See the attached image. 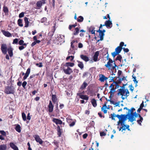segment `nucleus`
<instances>
[{
	"mask_svg": "<svg viewBox=\"0 0 150 150\" xmlns=\"http://www.w3.org/2000/svg\"><path fill=\"white\" fill-rule=\"evenodd\" d=\"M38 75L39 74H33L32 75H30L29 78V80L32 81V82L34 83V82L35 81V80H33V79H32L34 78L35 76H38Z\"/></svg>",
	"mask_w": 150,
	"mask_h": 150,
	"instance_id": "obj_31",
	"label": "nucleus"
},
{
	"mask_svg": "<svg viewBox=\"0 0 150 150\" xmlns=\"http://www.w3.org/2000/svg\"><path fill=\"white\" fill-rule=\"evenodd\" d=\"M52 100L53 103H55L56 102L57 98L56 95H52Z\"/></svg>",
	"mask_w": 150,
	"mask_h": 150,
	"instance_id": "obj_30",
	"label": "nucleus"
},
{
	"mask_svg": "<svg viewBox=\"0 0 150 150\" xmlns=\"http://www.w3.org/2000/svg\"><path fill=\"white\" fill-rule=\"evenodd\" d=\"M77 25V23H76L75 24L72 25H70L69 26V28L70 30H71L72 28H75Z\"/></svg>",
	"mask_w": 150,
	"mask_h": 150,
	"instance_id": "obj_44",
	"label": "nucleus"
},
{
	"mask_svg": "<svg viewBox=\"0 0 150 150\" xmlns=\"http://www.w3.org/2000/svg\"><path fill=\"white\" fill-rule=\"evenodd\" d=\"M24 41L23 40H21L19 42V44L20 45H24L25 47L27 46V44L25 43H24Z\"/></svg>",
	"mask_w": 150,
	"mask_h": 150,
	"instance_id": "obj_43",
	"label": "nucleus"
},
{
	"mask_svg": "<svg viewBox=\"0 0 150 150\" xmlns=\"http://www.w3.org/2000/svg\"><path fill=\"white\" fill-rule=\"evenodd\" d=\"M77 62L78 63V66L81 69H83L84 67V65L83 62L79 61H77Z\"/></svg>",
	"mask_w": 150,
	"mask_h": 150,
	"instance_id": "obj_32",
	"label": "nucleus"
},
{
	"mask_svg": "<svg viewBox=\"0 0 150 150\" xmlns=\"http://www.w3.org/2000/svg\"><path fill=\"white\" fill-rule=\"evenodd\" d=\"M47 20V18L45 17L43 18L41 20V22L42 23H43L46 21Z\"/></svg>",
	"mask_w": 150,
	"mask_h": 150,
	"instance_id": "obj_50",
	"label": "nucleus"
},
{
	"mask_svg": "<svg viewBox=\"0 0 150 150\" xmlns=\"http://www.w3.org/2000/svg\"><path fill=\"white\" fill-rule=\"evenodd\" d=\"M99 77V80L101 82H104L106 80L108 79V78L105 77V76L103 74H100Z\"/></svg>",
	"mask_w": 150,
	"mask_h": 150,
	"instance_id": "obj_17",
	"label": "nucleus"
},
{
	"mask_svg": "<svg viewBox=\"0 0 150 150\" xmlns=\"http://www.w3.org/2000/svg\"><path fill=\"white\" fill-rule=\"evenodd\" d=\"M74 65V64L73 63L68 62L66 63L64 65V66L67 67H73Z\"/></svg>",
	"mask_w": 150,
	"mask_h": 150,
	"instance_id": "obj_24",
	"label": "nucleus"
},
{
	"mask_svg": "<svg viewBox=\"0 0 150 150\" xmlns=\"http://www.w3.org/2000/svg\"><path fill=\"white\" fill-rule=\"evenodd\" d=\"M15 88L12 85L8 86L5 87L4 92L6 94H13L14 92Z\"/></svg>",
	"mask_w": 150,
	"mask_h": 150,
	"instance_id": "obj_3",
	"label": "nucleus"
},
{
	"mask_svg": "<svg viewBox=\"0 0 150 150\" xmlns=\"http://www.w3.org/2000/svg\"><path fill=\"white\" fill-rule=\"evenodd\" d=\"M124 51L125 52H129V50L127 48H122Z\"/></svg>",
	"mask_w": 150,
	"mask_h": 150,
	"instance_id": "obj_63",
	"label": "nucleus"
},
{
	"mask_svg": "<svg viewBox=\"0 0 150 150\" xmlns=\"http://www.w3.org/2000/svg\"><path fill=\"white\" fill-rule=\"evenodd\" d=\"M33 137L37 143H39L40 144H42L43 143L42 140L40 139L38 135L35 134L33 136Z\"/></svg>",
	"mask_w": 150,
	"mask_h": 150,
	"instance_id": "obj_10",
	"label": "nucleus"
},
{
	"mask_svg": "<svg viewBox=\"0 0 150 150\" xmlns=\"http://www.w3.org/2000/svg\"><path fill=\"white\" fill-rule=\"evenodd\" d=\"M18 39L16 38V39H14L13 40V44H17L18 42Z\"/></svg>",
	"mask_w": 150,
	"mask_h": 150,
	"instance_id": "obj_57",
	"label": "nucleus"
},
{
	"mask_svg": "<svg viewBox=\"0 0 150 150\" xmlns=\"http://www.w3.org/2000/svg\"><path fill=\"white\" fill-rule=\"evenodd\" d=\"M25 47H25L24 45H22L21 46L19 47L18 49L20 50H21L23 49Z\"/></svg>",
	"mask_w": 150,
	"mask_h": 150,
	"instance_id": "obj_51",
	"label": "nucleus"
},
{
	"mask_svg": "<svg viewBox=\"0 0 150 150\" xmlns=\"http://www.w3.org/2000/svg\"><path fill=\"white\" fill-rule=\"evenodd\" d=\"M79 31V28L77 27L75 29V30L73 32V35H78Z\"/></svg>",
	"mask_w": 150,
	"mask_h": 150,
	"instance_id": "obj_39",
	"label": "nucleus"
},
{
	"mask_svg": "<svg viewBox=\"0 0 150 150\" xmlns=\"http://www.w3.org/2000/svg\"><path fill=\"white\" fill-rule=\"evenodd\" d=\"M27 84V82L25 81H24L22 84V86L24 89L25 88V86Z\"/></svg>",
	"mask_w": 150,
	"mask_h": 150,
	"instance_id": "obj_49",
	"label": "nucleus"
},
{
	"mask_svg": "<svg viewBox=\"0 0 150 150\" xmlns=\"http://www.w3.org/2000/svg\"><path fill=\"white\" fill-rule=\"evenodd\" d=\"M15 129L19 133L21 132V127L20 125L17 124L15 127Z\"/></svg>",
	"mask_w": 150,
	"mask_h": 150,
	"instance_id": "obj_33",
	"label": "nucleus"
},
{
	"mask_svg": "<svg viewBox=\"0 0 150 150\" xmlns=\"http://www.w3.org/2000/svg\"><path fill=\"white\" fill-rule=\"evenodd\" d=\"M122 47H121L119 46H118L115 49V51L114 52L111 53V55L114 58L116 56L118 55L119 53L120 52Z\"/></svg>",
	"mask_w": 150,
	"mask_h": 150,
	"instance_id": "obj_5",
	"label": "nucleus"
},
{
	"mask_svg": "<svg viewBox=\"0 0 150 150\" xmlns=\"http://www.w3.org/2000/svg\"><path fill=\"white\" fill-rule=\"evenodd\" d=\"M18 25L20 27H22L23 26V25L22 23V20L21 19H19L18 20Z\"/></svg>",
	"mask_w": 150,
	"mask_h": 150,
	"instance_id": "obj_40",
	"label": "nucleus"
},
{
	"mask_svg": "<svg viewBox=\"0 0 150 150\" xmlns=\"http://www.w3.org/2000/svg\"><path fill=\"white\" fill-rule=\"evenodd\" d=\"M63 70L66 74L69 75L73 72L72 69L70 67H63Z\"/></svg>",
	"mask_w": 150,
	"mask_h": 150,
	"instance_id": "obj_7",
	"label": "nucleus"
},
{
	"mask_svg": "<svg viewBox=\"0 0 150 150\" xmlns=\"http://www.w3.org/2000/svg\"><path fill=\"white\" fill-rule=\"evenodd\" d=\"M100 136L103 137L105 136L106 135V134L104 132H101L100 133Z\"/></svg>",
	"mask_w": 150,
	"mask_h": 150,
	"instance_id": "obj_54",
	"label": "nucleus"
},
{
	"mask_svg": "<svg viewBox=\"0 0 150 150\" xmlns=\"http://www.w3.org/2000/svg\"><path fill=\"white\" fill-rule=\"evenodd\" d=\"M117 91V95L121 96V98L123 100H124L125 99V98L123 97V96H125V98H127V97L129 95V92L127 89H126L125 90H124L123 89H119Z\"/></svg>",
	"mask_w": 150,
	"mask_h": 150,
	"instance_id": "obj_2",
	"label": "nucleus"
},
{
	"mask_svg": "<svg viewBox=\"0 0 150 150\" xmlns=\"http://www.w3.org/2000/svg\"><path fill=\"white\" fill-rule=\"evenodd\" d=\"M125 121H123V123L122 125H121V123L120 122V119H119V121L118 122V124L119 125L120 124L122 126L119 128V131H120L122 129V131L123 130H125L126 129H127L128 131H130V129L129 128V125H125L124 123Z\"/></svg>",
	"mask_w": 150,
	"mask_h": 150,
	"instance_id": "obj_6",
	"label": "nucleus"
},
{
	"mask_svg": "<svg viewBox=\"0 0 150 150\" xmlns=\"http://www.w3.org/2000/svg\"><path fill=\"white\" fill-rule=\"evenodd\" d=\"M24 20L25 23L24 27L25 28H27L28 27L29 23L28 18L26 17H25L24 18Z\"/></svg>",
	"mask_w": 150,
	"mask_h": 150,
	"instance_id": "obj_25",
	"label": "nucleus"
},
{
	"mask_svg": "<svg viewBox=\"0 0 150 150\" xmlns=\"http://www.w3.org/2000/svg\"><path fill=\"white\" fill-rule=\"evenodd\" d=\"M1 32L6 37H10L11 36V34L8 31H6L4 30H2Z\"/></svg>",
	"mask_w": 150,
	"mask_h": 150,
	"instance_id": "obj_23",
	"label": "nucleus"
},
{
	"mask_svg": "<svg viewBox=\"0 0 150 150\" xmlns=\"http://www.w3.org/2000/svg\"><path fill=\"white\" fill-rule=\"evenodd\" d=\"M107 102H105V104L103 106V107L101 108V110L103 111L104 113L105 114L107 113V110L106 109H104V108L106 109L107 108V106L106 105V103ZM108 109H109V108H107Z\"/></svg>",
	"mask_w": 150,
	"mask_h": 150,
	"instance_id": "obj_22",
	"label": "nucleus"
},
{
	"mask_svg": "<svg viewBox=\"0 0 150 150\" xmlns=\"http://www.w3.org/2000/svg\"><path fill=\"white\" fill-rule=\"evenodd\" d=\"M83 18L81 16H79L77 19V21L79 22H82L83 20Z\"/></svg>",
	"mask_w": 150,
	"mask_h": 150,
	"instance_id": "obj_41",
	"label": "nucleus"
},
{
	"mask_svg": "<svg viewBox=\"0 0 150 150\" xmlns=\"http://www.w3.org/2000/svg\"><path fill=\"white\" fill-rule=\"evenodd\" d=\"M98 115L101 118L103 117V118H104L105 117V116L104 115H102L101 112H98Z\"/></svg>",
	"mask_w": 150,
	"mask_h": 150,
	"instance_id": "obj_56",
	"label": "nucleus"
},
{
	"mask_svg": "<svg viewBox=\"0 0 150 150\" xmlns=\"http://www.w3.org/2000/svg\"><path fill=\"white\" fill-rule=\"evenodd\" d=\"M1 49L2 52L4 54H6L7 52V46L6 44H3L1 45Z\"/></svg>",
	"mask_w": 150,
	"mask_h": 150,
	"instance_id": "obj_12",
	"label": "nucleus"
},
{
	"mask_svg": "<svg viewBox=\"0 0 150 150\" xmlns=\"http://www.w3.org/2000/svg\"><path fill=\"white\" fill-rule=\"evenodd\" d=\"M8 53L10 57H11L13 55V50L11 47L9 48L8 49Z\"/></svg>",
	"mask_w": 150,
	"mask_h": 150,
	"instance_id": "obj_35",
	"label": "nucleus"
},
{
	"mask_svg": "<svg viewBox=\"0 0 150 150\" xmlns=\"http://www.w3.org/2000/svg\"><path fill=\"white\" fill-rule=\"evenodd\" d=\"M122 71L121 70H119L118 71V72H117V75L118 77H119L121 75L122 73Z\"/></svg>",
	"mask_w": 150,
	"mask_h": 150,
	"instance_id": "obj_59",
	"label": "nucleus"
},
{
	"mask_svg": "<svg viewBox=\"0 0 150 150\" xmlns=\"http://www.w3.org/2000/svg\"><path fill=\"white\" fill-rule=\"evenodd\" d=\"M66 119L67 122L69 124L70 127H72L74 125L76 122V120L72 121V120L69 118H67Z\"/></svg>",
	"mask_w": 150,
	"mask_h": 150,
	"instance_id": "obj_11",
	"label": "nucleus"
},
{
	"mask_svg": "<svg viewBox=\"0 0 150 150\" xmlns=\"http://www.w3.org/2000/svg\"><path fill=\"white\" fill-rule=\"evenodd\" d=\"M113 65L110 68V69L109 70H111L112 71V74L115 75V74H114V73H116V67H117V65H116L115 63L114 62L113 63Z\"/></svg>",
	"mask_w": 150,
	"mask_h": 150,
	"instance_id": "obj_14",
	"label": "nucleus"
},
{
	"mask_svg": "<svg viewBox=\"0 0 150 150\" xmlns=\"http://www.w3.org/2000/svg\"><path fill=\"white\" fill-rule=\"evenodd\" d=\"M58 120L59 119L54 118L53 119L52 121L53 122L55 123L56 124Z\"/></svg>",
	"mask_w": 150,
	"mask_h": 150,
	"instance_id": "obj_64",
	"label": "nucleus"
},
{
	"mask_svg": "<svg viewBox=\"0 0 150 150\" xmlns=\"http://www.w3.org/2000/svg\"><path fill=\"white\" fill-rule=\"evenodd\" d=\"M0 133L2 136H6V132L4 130H0Z\"/></svg>",
	"mask_w": 150,
	"mask_h": 150,
	"instance_id": "obj_48",
	"label": "nucleus"
},
{
	"mask_svg": "<svg viewBox=\"0 0 150 150\" xmlns=\"http://www.w3.org/2000/svg\"><path fill=\"white\" fill-rule=\"evenodd\" d=\"M105 51L106 53V54H107V56L106 57L107 59V60H108V61L109 60V59H111L109 57V55L108 53V49H105Z\"/></svg>",
	"mask_w": 150,
	"mask_h": 150,
	"instance_id": "obj_45",
	"label": "nucleus"
},
{
	"mask_svg": "<svg viewBox=\"0 0 150 150\" xmlns=\"http://www.w3.org/2000/svg\"><path fill=\"white\" fill-rule=\"evenodd\" d=\"M91 102L94 107H96L97 105L96 101L94 98H93L91 100Z\"/></svg>",
	"mask_w": 150,
	"mask_h": 150,
	"instance_id": "obj_36",
	"label": "nucleus"
},
{
	"mask_svg": "<svg viewBox=\"0 0 150 150\" xmlns=\"http://www.w3.org/2000/svg\"><path fill=\"white\" fill-rule=\"evenodd\" d=\"M56 22H55L54 24V25L52 28V30L49 32V33H50L51 34V35L52 36H53V35L54 34L55 31L56 30Z\"/></svg>",
	"mask_w": 150,
	"mask_h": 150,
	"instance_id": "obj_26",
	"label": "nucleus"
},
{
	"mask_svg": "<svg viewBox=\"0 0 150 150\" xmlns=\"http://www.w3.org/2000/svg\"><path fill=\"white\" fill-rule=\"evenodd\" d=\"M77 95L79 96L80 98L83 100H88V97L86 95L81 94V93H77Z\"/></svg>",
	"mask_w": 150,
	"mask_h": 150,
	"instance_id": "obj_13",
	"label": "nucleus"
},
{
	"mask_svg": "<svg viewBox=\"0 0 150 150\" xmlns=\"http://www.w3.org/2000/svg\"><path fill=\"white\" fill-rule=\"evenodd\" d=\"M114 62V59L113 61L112 59H110L107 62V64L105 65V66L109 70L110 69L111 67L113 66L112 63Z\"/></svg>",
	"mask_w": 150,
	"mask_h": 150,
	"instance_id": "obj_8",
	"label": "nucleus"
},
{
	"mask_svg": "<svg viewBox=\"0 0 150 150\" xmlns=\"http://www.w3.org/2000/svg\"><path fill=\"white\" fill-rule=\"evenodd\" d=\"M129 87L130 88V90H131L132 92L134 90V87H133L132 85H129Z\"/></svg>",
	"mask_w": 150,
	"mask_h": 150,
	"instance_id": "obj_60",
	"label": "nucleus"
},
{
	"mask_svg": "<svg viewBox=\"0 0 150 150\" xmlns=\"http://www.w3.org/2000/svg\"><path fill=\"white\" fill-rule=\"evenodd\" d=\"M112 23L111 21L109 20L106 21L105 23V24L103 25L101 24L100 26V29L103 26H105L108 28H111L112 26Z\"/></svg>",
	"mask_w": 150,
	"mask_h": 150,
	"instance_id": "obj_4",
	"label": "nucleus"
},
{
	"mask_svg": "<svg viewBox=\"0 0 150 150\" xmlns=\"http://www.w3.org/2000/svg\"><path fill=\"white\" fill-rule=\"evenodd\" d=\"M57 135L59 137H60L61 136L62 133L61 132V129L60 127L59 126H58L57 127Z\"/></svg>",
	"mask_w": 150,
	"mask_h": 150,
	"instance_id": "obj_37",
	"label": "nucleus"
},
{
	"mask_svg": "<svg viewBox=\"0 0 150 150\" xmlns=\"http://www.w3.org/2000/svg\"><path fill=\"white\" fill-rule=\"evenodd\" d=\"M110 88V91L109 93L110 94V95L109 97L110 98L111 97V96H113L114 94L115 91V90L116 89H115V88L114 87Z\"/></svg>",
	"mask_w": 150,
	"mask_h": 150,
	"instance_id": "obj_28",
	"label": "nucleus"
},
{
	"mask_svg": "<svg viewBox=\"0 0 150 150\" xmlns=\"http://www.w3.org/2000/svg\"><path fill=\"white\" fill-rule=\"evenodd\" d=\"M121 78H120L119 79H118L116 81H115V82L117 83L118 84H119L121 83Z\"/></svg>",
	"mask_w": 150,
	"mask_h": 150,
	"instance_id": "obj_62",
	"label": "nucleus"
},
{
	"mask_svg": "<svg viewBox=\"0 0 150 150\" xmlns=\"http://www.w3.org/2000/svg\"><path fill=\"white\" fill-rule=\"evenodd\" d=\"M53 143L54 145H55L57 146H58L59 142H58L54 140Z\"/></svg>",
	"mask_w": 150,
	"mask_h": 150,
	"instance_id": "obj_58",
	"label": "nucleus"
},
{
	"mask_svg": "<svg viewBox=\"0 0 150 150\" xmlns=\"http://www.w3.org/2000/svg\"><path fill=\"white\" fill-rule=\"evenodd\" d=\"M133 78L134 79L133 80V81L136 83V86L137 84L138 83V81H137L136 79V76H133Z\"/></svg>",
	"mask_w": 150,
	"mask_h": 150,
	"instance_id": "obj_55",
	"label": "nucleus"
},
{
	"mask_svg": "<svg viewBox=\"0 0 150 150\" xmlns=\"http://www.w3.org/2000/svg\"><path fill=\"white\" fill-rule=\"evenodd\" d=\"M43 4L42 1H39L37 2L36 3V9H40Z\"/></svg>",
	"mask_w": 150,
	"mask_h": 150,
	"instance_id": "obj_18",
	"label": "nucleus"
},
{
	"mask_svg": "<svg viewBox=\"0 0 150 150\" xmlns=\"http://www.w3.org/2000/svg\"><path fill=\"white\" fill-rule=\"evenodd\" d=\"M3 11L5 14L8 13V7L5 5L3 6Z\"/></svg>",
	"mask_w": 150,
	"mask_h": 150,
	"instance_id": "obj_38",
	"label": "nucleus"
},
{
	"mask_svg": "<svg viewBox=\"0 0 150 150\" xmlns=\"http://www.w3.org/2000/svg\"><path fill=\"white\" fill-rule=\"evenodd\" d=\"M99 51H97L95 52V54L93 57V60L94 62H96L98 60V57L99 56Z\"/></svg>",
	"mask_w": 150,
	"mask_h": 150,
	"instance_id": "obj_16",
	"label": "nucleus"
},
{
	"mask_svg": "<svg viewBox=\"0 0 150 150\" xmlns=\"http://www.w3.org/2000/svg\"><path fill=\"white\" fill-rule=\"evenodd\" d=\"M24 13L23 12H22L20 13L19 15V17L20 18H21L24 17Z\"/></svg>",
	"mask_w": 150,
	"mask_h": 150,
	"instance_id": "obj_52",
	"label": "nucleus"
},
{
	"mask_svg": "<svg viewBox=\"0 0 150 150\" xmlns=\"http://www.w3.org/2000/svg\"><path fill=\"white\" fill-rule=\"evenodd\" d=\"M22 117L23 120L24 121H25L26 120V116L24 112H22Z\"/></svg>",
	"mask_w": 150,
	"mask_h": 150,
	"instance_id": "obj_46",
	"label": "nucleus"
},
{
	"mask_svg": "<svg viewBox=\"0 0 150 150\" xmlns=\"http://www.w3.org/2000/svg\"><path fill=\"white\" fill-rule=\"evenodd\" d=\"M116 115H115V114L114 113H113L112 114H111L110 115L111 117H109L110 118H111L112 120H115V117H116Z\"/></svg>",
	"mask_w": 150,
	"mask_h": 150,
	"instance_id": "obj_47",
	"label": "nucleus"
},
{
	"mask_svg": "<svg viewBox=\"0 0 150 150\" xmlns=\"http://www.w3.org/2000/svg\"><path fill=\"white\" fill-rule=\"evenodd\" d=\"M7 148L6 144H3L0 145V150H6Z\"/></svg>",
	"mask_w": 150,
	"mask_h": 150,
	"instance_id": "obj_34",
	"label": "nucleus"
},
{
	"mask_svg": "<svg viewBox=\"0 0 150 150\" xmlns=\"http://www.w3.org/2000/svg\"><path fill=\"white\" fill-rule=\"evenodd\" d=\"M134 110H135V109L133 108H132L131 110H128V112L126 115L121 114V115H116V116L119 119H120V122L121 123V125H122L123 123V121L127 120L128 116L130 114L134 113H133V112Z\"/></svg>",
	"mask_w": 150,
	"mask_h": 150,
	"instance_id": "obj_1",
	"label": "nucleus"
},
{
	"mask_svg": "<svg viewBox=\"0 0 150 150\" xmlns=\"http://www.w3.org/2000/svg\"><path fill=\"white\" fill-rule=\"evenodd\" d=\"M118 55L117 56V57L115 59V61H116L117 60H119L120 62H121V59L122 58V57L120 55L118 54Z\"/></svg>",
	"mask_w": 150,
	"mask_h": 150,
	"instance_id": "obj_42",
	"label": "nucleus"
},
{
	"mask_svg": "<svg viewBox=\"0 0 150 150\" xmlns=\"http://www.w3.org/2000/svg\"><path fill=\"white\" fill-rule=\"evenodd\" d=\"M80 58L86 62H87L89 60V59L88 57L83 54H81L80 56Z\"/></svg>",
	"mask_w": 150,
	"mask_h": 150,
	"instance_id": "obj_21",
	"label": "nucleus"
},
{
	"mask_svg": "<svg viewBox=\"0 0 150 150\" xmlns=\"http://www.w3.org/2000/svg\"><path fill=\"white\" fill-rule=\"evenodd\" d=\"M75 42V41L74 40L72 41L71 43V47L73 49L74 48V46L73 45V44Z\"/></svg>",
	"mask_w": 150,
	"mask_h": 150,
	"instance_id": "obj_53",
	"label": "nucleus"
},
{
	"mask_svg": "<svg viewBox=\"0 0 150 150\" xmlns=\"http://www.w3.org/2000/svg\"><path fill=\"white\" fill-rule=\"evenodd\" d=\"M9 146L14 150H19L18 147L13 142H11L9 144Z\"/></svg>",
	"mask_w": 150,
	"mask_h": 150,
	"instance_id": "obj_19",
	"label": "nucleus"
},
{
	"mask_svg": "<svg viewBox=\"0 0 150 150\" xmlns=\"http://www.w3.org/2000/svg\"><path fill=\"white\" fill-rule=\"evenodd\" d=\"M62 124V121L60 120L59 119L58 120V121L56 123V124H59V125H61Z\"/></svg>",
	"mask_w": 150,
	"mask_h": 150,
	"instance_id": "obj_61",
	"label": "nucleus"
},
{
	"mask_svg": "<svg viewBox=\"0 0 150 150\" xmlns=\"http://www.w3.org/2000/svg\"><path fill=\"white\" fill-rule=\"evenodd\" d=\"M128 116H129L128 119L131 122H132L134 121L135 120V118L134 117V113H132V114H130Z\"/></svg>",
	"mask_w": 150,
	"mask_h": 150,
	"instance_id": "obj_20",
	"label": "nucleus"
},
{
	"mask_svg": "<svg viewBox=\"0 0 150 150\" xmlns=\"http://www.w3.org/2000/svg\"><path fill=\"white\" fill-rule=\"evenodd\" d=\"M48 107V108L49 112H52L53 110L54 106L50 100L49 101V103Z\"/></svg>",
	"mask_w": 150,
	"mask_h": 150,
	"instance_id": "obj_15",
	"label": "nucleus"
},
{
	"mask_svg": "<svg viewBox=\"0 0 150 150\" xmlns=\"http://www.w3.org/2000/svg\"><path fill=\"white\" fill-rule=\"evenodd\" d=\"M30 68H28L26 72V73L25 74L23 72H21L22 73V74L23 75H24V77L23 78V80H24L27 79V77H28L29 74H30Z\"/></svg>",
	"mask_w": 150,
	"mask_h": 150,
	"instance_id": "obj_9",
	"label": "nucleus"
},
{
	"mask_svg": "<svg viewBox=\"0 0 150 150\" xmlns=\"http://www.w3.org/2000/svg\"><path fill=\"white\" fill-rule=\"evenodd\" d=\"M95 28L93 26H91L88 29V31L91 32L92 34L95 35Z\"/></svg>",
	"mask_w": 150,
	"mask_h": 150,
	"instance_id": "obj_27",
	"label": "nucleus"
},
{
	"mask_svg": "<svg viewBox=\"0 0 150 150\" xmlns=\"http://www.w3.org/2000/svg\"><path fill=\"white\" fill-rule=\"evenodd\" d=\"M87 83L85 82H84L83 83L81 86L80 89L82 90L84 89L87 86Z\"/></svg>",
	"mask_w": 150,
	"mask_h": 150,
	"instance_id": "obj_29",
	"label": "nucleus"
}]
</instances>
